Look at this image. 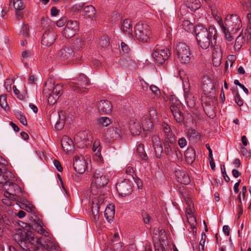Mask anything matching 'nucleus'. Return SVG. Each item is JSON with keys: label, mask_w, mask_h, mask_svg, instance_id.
Returning <instances> with one entry per match:
<instances>
[{"label": "nucleus", "mask_w": 251, "mask_h": 251, "mask_svg": "<svg viewBox=\"0 0 251 251\" xmlns=\"http://www.w3.org/2000/svg\"><path fill=\"white\" fill-rule=\"evenodd\" d=\"M115 213V207L114 205H109L107 206L104 211V216L108 222L113 221Z\"/></svg>", "instance_id": "30"}, {"label": "nucleus", "mask_w": 251, "mask_h": 251, "mask_svg": "<svg viewBox=\"0 0 251 251\" xmlns=\"http://www.w3.org/2000/svg\"><path fill=\"white\" fill-rule=\"evenodd\" d=\"M62 91V84H55L51 81L46 82L43 87V93L48 97V102L50 104H53L56 101Z\"/></svg>", "instance_id": "4"}, {"label": "nucleus", "mask_w": 251, "mask_h": 251, "mask_svg": "<svg viewBox=\"0 0 251 251\" xmlns=\"http://www.w3.org/2000/svg\"><path fill=\"white\" fill-rule=\"evenodd\" d=\"M196 39L199 46L203 50L208 49L212 43V40H216L217 30L211 25L208 28L201 25H197L195 29Z\"/></svg>", "instance_id": "3"}, {"label": "nucleus", "mask_w": 251, "mask_h": 251, "mask_svg": "<svg viewBox=\"0 0 251 251\" xmlns=\"http://www.w3.org/2000/svg\"><path fill=\"white\" fill-rule=\"evenodd\" d=\"M235 101L236 103L240 106H242L243 104V100L241 98L238 93H237L236 94V95L235 96Z\"/></svg>", "instance_id": "59"}, {"label": "nucleus", "mask_w": 251, "mask_h": 251, "mask_svg": "<svg viewBox=\"0 0 251 251\" xmlns=\"http://www.w3.org/2000/svg\"><path fill=\"white\" fill-rule=\"evenodd\" d=\"M181 25L185 30L190 29L193 26V25L191 24L188 20H184L182 21Z\"/></svg>", "instance_id": "56"}, {"label": "nucleus", "mask_w": 251, "mask_h": 251, "mask_svg": "<svg viewBox=\"0 0 251 251\" xmlns=\"http://www.w3.org/2000/svg\"><path fill=\"white\" fill-rule=\"evenodd\" d=\"M211 14L214 19L218 23L219 26L221 27L224 25V22L221 17L220 13L219 12L217 7L215 5L210 6Z\"/></svg>", "instance_id": "29"}, {"label": "nucleus", "mask_w": 251, "mask_h": 251, "mask_svg": "<svg viewBox=\"0 0 251 251\" xmlns=\"http://www.w3.org/2000/svg\"><path fill=\"white\" fill-rule=\"evenodd\" d=\"M28 31L29 28L28 26L26 25H24L19 32L20 35L23 36L24 37H26L28 35Z\"/></svg>", "instance_id": "55"}, {"label": "nucleus", "mask_w": 251, "mask_h": 251, "mask_svg": "<svg viewBox=\"0 0 251 251\" xmlns=\"http://www.w3.org/2000/svg\"><path fill=\"white\" fill-rule=\"evenodd\" d=\"M188 134L190 138H193L196 139H199L200 138V135L199 133L194 129H189Z\"/></svg>", "instance_id": "46"}, {"label": "nucleus", "mask_w": 251, "mask_h": 251, "mask_svg": "<svg viewBox=\"0 0 251 251\" xmlns=\"http://www.w3.org/2000/svg\"><path fill=\"white\" fill-rule=\"evenodd\" d=\"M161 126L164 132V140H176L175 135L168 125L165 123H163Z\"/></svg>", "instance_id": "28"}, {"label": "nucleus", "mask_w": 251, "mask_h": 251, "mask_svg": "<svg viewBox=\"0 0 251 251\" xmlns=\"http://www.w3.org/2000/svg\"><path fill=\"white\" fill-rule=\"evenodd\" d=\"M116 189L120 195L126 197L129 195L132 191V183L128 179H125L116 184Z\"/></svg>", "instance_id": "14"}, {"label": "nucleus", "mask_w": 251, "mask_h": 251, "mask_svg": "<svg viewBox=\"0 0 251 251\" xmlns=\"http://www.w3.org/2000/svg\"><path fill=\"white\" fill-rule=\"evenodd\" d=\"M93 160L99 165L103 163V158L100 152L94 154Z\"/></svg>", "instance_id": "49"}, {"label": "nucleus", "mask_w": 251, "mask_h": 251, "mask_svg": "<svg viewBox=\"0 0 251 251\" xmlns=\"http://www.w3.org/2000/svg\"><path fill=\"white\" fill-rule=\"evenodd\" d=\"M142 215L144 223L146 224H149L151 220V217L150 215L145 212H143Z\"/></svg>", "instance_id": "58"}, {"label": "nucleus", "mask_w": 251, "mask_h": 251, "mask_svg": "<svg viewBox=\"0 0 251 251\" xmlns=\"http://www.w3.org/2000/svg\"><path fill=\"white\" fill-rule=\"evenodd\" d=\"M21 233L18 244L25 250H38L40 247L44 248L49 251L60 250L58 243L51 234L35 238L32 231L23 230ZM18 236H19V235Z\"/></svg>", "instance_id": "2"}, {"label": "nucleus", "mask_w": 251, "mask_h": 251, "mask_svg": "<svg viewBox=\"0 0 251 251\" xmlns=\"http://www.w3.org/2000/svg\"><path fill=\"white\" fill-rule=\"evenodd\" d=\"M79 30V24L76 21H68L63 31V35L66 38H70L75 35Z\"/></svg>", "instance_id": "15"}, {"label": "nucleus", "mask_w": 251, "mask_h": 251, "mask_svg": "<svg viewBox=\"0 0 251 251\" xmlns=\"http://www.w3.org/2000/svg\"><path fill=\"white\" fill-rule=\"evenodd\" d=\"M222 59V56H212V62L214 66L219 67L221 63Z\"/></svg>", "instance_id": "53"}, {"label": "nucleus", "mask_w": 251, "mask_h": 251, "mask_svg": "<svg viewBox=\"0 0 251 251\" xmlns=\"http://www.w3.org/2000/svg\"><path fill=\"white\" fill-rule=\"evenodd\" d=\"M74 170L79 174H83L86 168V163L82 156L75 157L73 162Z\"/></svg>", "instance_id": "19"}, {"label": "nucleus", "mask_w": 251, "mask_h": 251, "mask_svg": "<svg viewBox=\"0 0 251 251\" xmlns=\"http://www.w3.org/2000/svg\"><path fill=\"white\" fill-rule=\"evenodd\" d=\"M189 87L190 86L188 84H187L186 86L184 84V96L188 106L191 108H192L195 106L196 100L193 94L190 92Z\"/></svg>", "instance_id": "20"}, {"label": "nucleus", "mask_w": 251, "mask_h": 251, "mask_svg": "<svg viewBox=\"0 0 251 251\" xmlns=\"http://www.w3.org/2000/svg\"><path fill=\"white\" fill-rule=\"evenodd\" d=\"M92 150L95 153L100 152L101 147L100 146V142L99 140L95 141L93 144Z\"/></svg>", "instance_id": "50"}, {"label": "nucleus", "mask_w": 251, "mask_h": 251, "mask_svg": "<svg viewBox=\"0 0 251 251\" xmlns=\"http://www.w3.org/2000/svg\"><path fill=\"white\" fill-rule=\"evenodd\" d=\"M150 89L154 96V98H159L160 95V91L159 88L155 85H151Z\"/></svg>", "instance_id": "47"}, {"label": "nucleus", "mask_w": 251, "mask_h": 251, "mask_svg": "<svg viewBox=\"0 0 251 251\" xmlns=\"http://www.w3.org/2000/svg\"><path fill=\"white\" fill-rule=\"evenodd\" d=\"M108 181V177L103 169H96L95 171L91 178V191L92 194V215L95 221H98L99 218L100 206L106 199L102 193Z\"/></svg>", "instance_id": "1"}, {"label": "nucleus", "mask_w": 251, "mask_h": 251, "mask_svg": "<svg viewBox=\"0 0 251 251\" xmlns=\"http://www.w3.org/2000/svg\"><path fill=\"white\" fill-rule=\"evenodd\" d=\"M142 126L140 122L132 120L130 121L129 128L133 135H138L141 131Z\"/></svg>", "instance_id": "27"}, {"label": "nucleus", "mask_w": 251, "mask_h": 251, "mask_svg": "<svg viewBox=\"0 0 251 251\" xmlns=\"http://www.w3.org/2000/svg\"><path fill=\"white\" fill-rule=\"evenodd\" d=\"M185 156L187 161L189 163H192L195 159V152L193 149H188L185 153Z\"/></svg>", "instance_id": "38"}, {"label": "nucleus", "mask_w": 251, "mask_h": 251, "mask_svg": "<svg viewBox=\"0 0 251 251\" xmlns=\"http://www.w3.org/2000/svg\"><path fill=\"white\" fill-rule=\"evenodd\" d=\"M220 28L222 31L224 33L226 41L228 42L231 41L233 40V37L231 34H233L234 33H231L230 31L227 30V29L225 28L224 25L221 27Z\"/></svg>", "instance_id": "42"}, {"label": "nucleus", "mask_w": 251, "mask_h": 251, "mask_svg": "<svg viewBox=\"0 0 251 251\" xmlns=\"http://www.w3.org/2000/svg\"><path fill=\"white\" fill-rule=\"evenodd\" d=\"M148 88V84L143 79H139L136 85V89L141 92H146Z\"/></svg>", "instance_id": "35"}, {"label": "nucleus", "mask_w": 251, "mask_h": 251, "mask_svg": "<svg viewBox=\"0 0 251 251\" xmlns=\"http://www.w3.org/2000/svg\"><path fill=\"white\" fill-rule=\"evenodd\" d=\"M151 142L156 156L160 157L163 152V148L159 136L157 135L152 136L151 137Z\"/></svg>", "instance_id": "24"}, {"label": "nucleus", "mask_w": 251, "mask_h": 251, "mask_svg": "<svg viewBox=\"0 0 251 251\" xmlns=\"http://www.w3.org/2000/svg\"><path fill=\"white\" fill-rule=\"evenodd\" d=\"M133 35V38L138 41L148 42L151 36V28L147 23L139 22L134 26Z\"/></svg>", "instance_id": "5"}, {"label": "nucleus", "mask_w": 251, "mask_h": 251, "mask_svg": "<svg viewBox=\"0 0 251 251\" xmlns=\"http://www.w3.org/2000/svg\"><path fill=\"white\" fill-rule=\"evenodd\" d=\"M16 117L20 122L24 126L27 125V120L24 115L21 112H17Z\"/></svg>", "instance_id": "54"}, {"label": "nucleus", "mask_w": 251, "mask_h": 251, "mask_svg": "<svg viewBox=\"0 0 251 251\" xmlns=\"http://www.w3.org/2000/svg\"><path fill=\"white\" fill-rule=\"evenodd\" d=\"M98 124L100 126H107L112 123L111 120L107 117H101L98 119Z\"/></svg>", "instance_id": "39"}, {"label": "nucleus", "mask_w": 251, "mask_h": 251, "mask_svg": "<svg viewBox=\"0 0 251 251\" xmlns=\"http://www.w3.org/2000/svg\"><path fill=\"white\" fill-rule=\"evenodd\" d=\"M109 44V39H108L107 36H103L100 39L99 45L100 47H106L108 46Z\"/></svg>", "instance_id": "45"}, {"label": "nucleus", "mask_w": 251, "mask_h": 251, "mask_svg": "<svg viewBox=\"0 0 251 251\" xmlns=\"http://www.w3.org/2000/svg\"><path fill=\"white\" fill-rule=\"evenodd\" d=\"M164 152L169 157H173L174 155L177 158L181 156V153L176 144V140L164 141Z\"/></svg>", "instance_id": "11"}, {"label": "nucleus", "mask_w": 251, "mask_h": 251, "mask_svg": "<svg viewBox=\"0 0 251 251\" xmlns=\"http://www.w3.org/2000/svg\"><path fill=\"white\" fill-rule=\"evenodd\" d=\"M73 46L74 48H75L76 49H80L84 45V43L83 40L80 38H77L74 41L73 43Z\"/></svg>", "instance_id": "48"}, {"label": "nucleus", "mask_w": 251, "mask_h": 251, "mask_svg": "<svg viewBox=\"0 0 251 251\" xmlns=\"http://www.w3.org/2000/svg\"><path fill=\"white\" fill-rule=\"evenodd\" d=\"M121 47L122 51L126 53H127L130 51V49L127 45H126L124 42H122L121 44Z\"/></svg>", "instance_id": "61"}, {"label": "nucleus", "mask_w": 251, "mask_h": 251, "mask_svg": "<svg viewBox=\"0 0 251 251\" xmlns=\"http://www.w3.org/2000/svg\"><path fill=\"white\" fill-rule=\"evenodd\" d=\"M74 143L72 139L67 136H63L61 140V146L66 152L72 151L74 148Z\"/></svg>", "instance_id": "26"}, {"label": "nucleus", "mask_w": 251, "mask_h": 251, "mask_svg": "<svg viewBox=\"0 0 251 251\" xmlns=\"http://www.w3.org/2000/svg\"><path fill=\"white\" fill-rule=\"evenodd\" d=\"M176 53L180 61L185 64L191 60V51L189 46L184 43H179L176 48Z\"/></svg>", "instance_id": "8"}, {"label": "nucleus", "mask_w": 251, "mask_h": 251, "mask_svg": "<svg viewBox=\"0 0 251 251\" xmlns=\"http://www.w3.org/2000/svg\"><path fill=\"white\" fill-rule=\"evenodd\" d=\"M13 2L16 11H21L25 8V6L21 0H13Z\"/></svg>", "instance_id": "43"}, {"label": "nucleus", "mask_w": 251, "mask_h": 251, "mask_svg": "<svg viewBox=\"0 0 251 251\" xmlns=\"http://www.w3.org/2000/svg\"><path fill=\"white\" fill-rule=\"evenodd\" d=\"M0 105L4 109H6L8 107L6 95H1L0 96Z\"/></svg>", "instance_id": "52"}, {"label": "nucleus", "mask_w": 251, "mask_h": 251, "mask_svg": "<svg viewBox=\"0 0 251 251\" xmlns=\"http://www.w3.org/2000/svg\"><path fill=\"white\" fill-rule=\"evenodd\" d=\"M245 39L242 35H239L237 38L234 44V50L235 51H239L245 42Z\"/></svg>", "instance_id": "37"}, {"label": "nucleus", "mask_w": 251, "mask_h": 251, "mask_svg": "<svg viewBox=\"0 0 251 251\" xmlns=\"http://www.w3.org/2000/svg\"><path fill=\"white\" fill-rule=\"evenodd\" d=\"M126 132V127L123 125L118 124L107 131L106 136L111 140H115L120 139L122 135L125 133Z\"/></svg>", "instance_id": "13"}, {"label": "nucleus", "mask_w": 251, "mask_h": 251, "mask_svg": "<svg viewBox=\"0 0 251 251\" xmlns=\"http://www.w3.org/2000/svg\"><path fill=\"white\" fill-rule=\"evenodd\" d=\"M121 29L123 33L130 38H133L134 35L132 30V24L131 21L126 19L122 23Z\"/></svg>", "instance_id": "23"}, {"label": "nucleus", "mask_w": 251, "mask_h": 251, "mask_svg": "<svg viewBox=\"0 0 251 251\" xmlns=\"http://www.w3.org/2000/svg\"><path fill=\"white\" fill-rule=\"evenodd\" d=\"M64 112L60 111L59 113V120H58L55 125V128L56 130H60L62 129L64 126L65 123L67 121L66 118L64 117Z\"/></svg>", "instance_id": "33"}, {"label": "nucleus", "mask_w": 251, "mask_h": 251, "mask_svg": "<svg viewBox=\"0 0 251 251\" xmlns=\"http://www.w3.org/2000/svg\"><path fill=\"white\" fill-rule=\"evenodd\" d=\"M178 145L181 148H183L187 145V141L185 138L182 137L178 140Z\"/></svg>", "instance_id": "63"}, {"label": "nucleus", "mask_w": 251, "mask_h": 251, "mask_svg": "<svg viewBox=\"0 0 251 251\" xmlns=\"http://www.w3.org/2000/svg\"><path fill=\"white\" fill-rule=\"evenodd\" d=\"M53 164H54V166L56 167V168L59 172H61L62 171L63 168H62V167L61 165V164L59 161H58L57 160H56V159L54 160Z\"/></svg>", "instance_id": "64"}, {"label": "nucleus", "mask_w": 251, "mask_h": 251, "mask_svg": "<svg viewBox=\"0 0 251 251\" xmlns=\"http://www.w3.org/2000/svg\"><path fill=\"white\" fill-rule=\"evenodd\" d=\"M84 7V3H76L73 5L71 8L73 12H77Z\"/></svg>", "instance_id": "51"}, {"label": "nucleus", "mask_w": 251, "mask_h": 251, "mask_svg": "<svg viewBox=\"0 0 251 251\" xmlns=\"http://www.w3.org/2000/svg\"><path fill=\"white\" fill-rule=\"evenodd\" d=\"M180 103L177 100H176L175 103L170 105V110L175 120L178 123H182L184 120L183 116L180 111Z\"/></svg>", "instance_id": "18"}, {"label": "nucleus", "mask_w": 251, "mask_h": 251, "mask_svg": "<svg viewBox=\"0 0 251 251\" xmlns=\"http://www.w3.org/2000/svg\"><path fill=\"white\" fill-rule=\"evenodd\" d=\"M78 83L71 82L69 85L72 89L77 92L81 93L84 91L83 89L90 83L88 78L84 74H81L78 77Z\"/></svg>", "instance_id": "16"}, {"label": "nucleus", "mask_w": 251, "mask_h": 251, "mask_svg": "<svg viewBox=\"0 0 251 251\" xmlns=\"http://www.w3.org/2000/svg\"><path fill=\"white\" fill-rule=\"evenodd\" d=\"M66 22L67 20L66 18H62L56 22V25L59 27H62L66 23H67Z\"/></svg>", "instance_id": "62"}, {"label": "nucleus", "mask_w": 251, "mask_h": 251, "mask_svg": "<svg viewBox=\"0 0 251 251\" xmlns=\"http://www.w3.org/2000/svg\"><path fill=\"white\" fill-rule=\"evenodd\" d=\"M212 56H223L222 51L221 47L219 45H214L212 46Z\"/></svg>", "instance_id": "41"}, {"label": "nucleus", "mask_w": 251, "mask_h": 251, "mask_svg": "<svg viewBox=\"0 0 251 251\" xmlns=\"http://www.w3.org/2000/svg\"><path fill=\"white\" fill-rule=\"evenodd\" d=\"M92 139V135L88 130L81 131L74 136V140L79 146L83 148L90 144Z\"/></svg>", "instance_id": "12"}, {"label": "nucleus", "mask_w": 251, "mask_h": 251, "mask_svg": "<svg viewBox=\"0 0 251 251\" xmlns=\"http://www.w3.org/2000/svg\"><path fill=\"white\" fill-rule=\"evenodd\" d=\"M175 176L178 182L186 185L189 183L190 179L187 174L181 169L175 171Z\"/></svg>", "instance_id": "25"}, {"label": "nucleus", "mask_w": 251, "mask_h": 251, "mask_svg": "<svg viewBox=\"0 0 251 251\" xmlns=\"http://www.w3.org/2000/svg\"><path fill=\"white\" fill-rule=\"evenodd\" d=\"M136 155L142 160H146L147 159V155L145 151L143 144H140L138 145Z\"/></svg>", "instance_id": "34"}, {"label": "nucleus", "mask_w": 251, "mask_h": 251, "mask_svg": "<svg viewBox=\"0 0 251 251\" xmlns=\"http://www.w3.org/2000/svg\"><path fill=\"white\" fill-rule=\"evenodd\" d=\"M34 229L42 236H47L50 234L45 229L44 224L39 219L34 224Z\"/></svg>", "instance_id": "31"}, {"label": "nucleus", "mask_w": 251, "mask_h": 251, "mask_svg": "<svg viewBox=\"0 0 251 251\" xmlns=\"http://www.w3.org/2000/svg\"><path fill=\"white\" fill-rule=\"evenodd\" d=\"M221 172H222V173L223 175V176L224 177L225 180L226 182H229L230 180V178L226 174L225 166L224 165L221 166Z\"/></svg>", "instance_id": "57"}, {"label": "nucleus", "mask_w": 251, "mask_h": 251, "mask_svg": "<svg viewBox=\"0 0 251 251\" xmlns=\"http://www.w3.org/2000/svg\"><path fill=\"white\" fill-rule=\"evenodd\" d=\"M125 172L127 175L131 176L132 177L134 178L133 176L134 175V171L133 167L131 166H127Z\"/></svg>", "instance_id": "60"}, {"label": "nucleus", "mask_w": 251, "mask_h": 251, "mask_svg": "<svg viewBox=\"0 0 251 251\" xmlns=\"http://www.w3.org/2000/svg\"><path fill=\"white\" fill-rule=\"evenodd\" d=\"M186 5L192 11H195L200 7V2L199 0H186Z\"/></svg>", "instance_id": "36"}, {"label": "nucleus", "mask_w": 251, "mask_h": 251, "mask_svg": "<svg viewBox=\"0 0 251 251\" xmlns=\"http://www.w3.org/2000/svg\"><path fill=\"white\" fill-rule=\"evenodd\" d=\"M3 175H5L6 176L4 177L3 180H4V182L2 183L4 184V188L6 189L4 193V197H12L13 199H18V195L22 192L21 188L18 184L9 182V179H6V178H5V177H7L8 176L11 175L10 173H5Z\"/></svg>", "instance_id": "7"}, {"label": "nucleus", "mask_w": 251, "mask_h": 251, "mask_svg": "<svg viewBox=\"0 0 251 251\" xmlns=\"http://www.w3.org/2000/svg\"><path fill=\"white\" fill-rule=\"evenodd\" d=\"M224 24L225 28L231 33H236L242 27L241 21L236 15L227 16Z\"/></svg>", "instance_id": "10"}, {"label": "nucleus", "mask_w": 251, "mask_h": 251, "mask_svg": "<svg viewBox=\"0 0 251 251\" xmlns=\"http://www.w3.org/2000/svg\"><path fill=\"white\" fill-rule=\"evenodd\" d=\"M157 120L156 110L153 107H151L149 113L143 115L140 120L142 129L144 131H150L153 127V122Z\"/></svg>", "instance_id": "6"}, {"label": "nucleus", "mask_w": 251, "mask_h": 251, "mask_svg": "<svg viewBox=\"0 0 251 251\" xmlns=\"http://www.w3.org/2000/svg\"><path fill=\"white\" fill-rule=\"evenodd\" d=\"M57 35L53 29H50L45 31L43 35L41 43L47 47L50 46L55 41Z\"/></svg>", "instance_id": "17"}, {"label": "nucleus", "mask_w": 251, "mask_h": 251, "mask_svg": "<svg viewBox=\"0 0 251 251\" xmlns=\"http://www.w3.org/2000/svg\"><path fill=\"white\" fill-rule=\"evenodd\" d=\"M98 108L100 114H108L112 111V105L107 100H101L98 104Z\"/></svg>", "instance_id": "22"}, {"label": "nucleus", "mask_w": 251, "mask_h": 251, "mask_svg": "<svg viewBox=\"0 0 251 251\" xmlns=\"http://www.w3.org/2000/svg\"><path fill=\"white\" fill-rule=\"evenodd\" d=\"M186 214L188 222L191 223L192 226H194L197 223L196 219L193 215V211L191 208L186 210Z\"/></svg>", "instance_id": "40"}, {"label": "nucleus", "mask_w": 251, "mask_h": 251, "mask_svg": "<svg viewBox=\"0 0 251 251\" xmlns=\"http://www.w3.org/2000/svg\"><path fill=\"white\" fill-rule=\"evenodd\" d=\"M18 199H13L11 197H5L4 198L2 199V202L6 205L10 206L13 205L15 201H17Z\"/></svg>", "instance_id": "44"}, {"label": "nucleus", "mask_w": 251, "mask_h": 251, "mask_svg": "<svg viewBox=\"0 0 251 251\" xmlns=\"http://www.w3.org/2000/svg\"><path fill=\"white\" fill-rule=\"evenodd\" d=\"M83 12L85 16L92 19H95L96 18V10L92 5L85 6L83 9Z\"/></svg>", "instance_id": "32"}, {"label": "nucleus", "mask_w": 251, "mask_h": 251, "mask_svg": "<svg viewBox=\"0 0 251 251\" xmlns=\"http://www.w3.org/2000/svg\"><path fill=\"white\" fill-rule=\"evenodd\" d=\"M74 55V52L70 47H64L57 53V56L61 60H68L72 59Z\"/></svg>", "instance_id": "21"}, {"label": "nucleus", "mask_w": 251, "mask_h": 251, "mask_svg": "<svg viewBox=\"0 0 251 251\" xmlns=\"http://www.w3.org/2000/svg\"><path fill=\"white\" fill-rule=\"evenodd\" d=\"M171 55L170 50L164 47L157 45L153 50L152 56L158 64H162Z\"/></svg>", "instance_id": "9"}]
</instances>
